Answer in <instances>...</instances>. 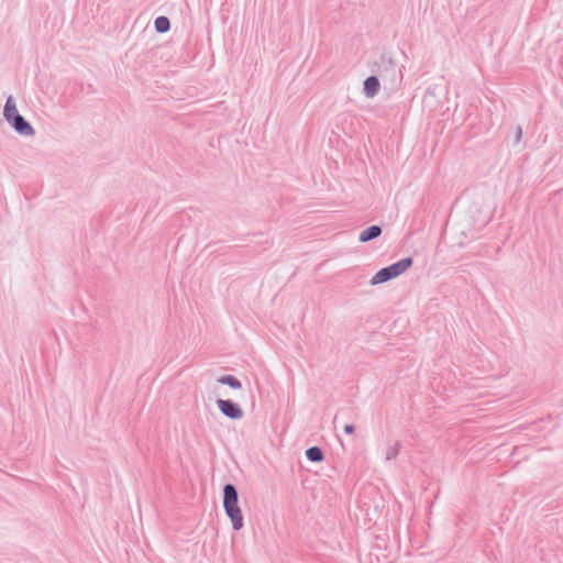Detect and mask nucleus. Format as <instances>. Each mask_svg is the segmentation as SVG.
<instances>
[{"instance_id": "obj_10", "label": "nucleus", "mask_w": 563, "mask_h": 563, "mask_svg": "<svg viewBox=\"0 0 563 563\" xmlns=\"http://www.w3.org/2000/svg\"><path fill=\"white\" fill-rule=\"evenodd\" d=\"M219 382L222 383V384L229 385L232 388H240L241 387V383L234 376H231V375H228V376H224V377L220 378Z\"/></svg>"}, {"instance_id": "obj_8", "label": "nucleus", "mask_w": 563, "mask_h": 563, "mask_svg": "<svg viewBox=\"0 0 563 563\" xmlns=\"http://www.w3.org/2000/svg\"><path fill=\"white\" fill-rule=\"evenodd\" d=\"M154 26L157 33H166L170 29V22L166 16H158L154 21Z\"/></svg>"}, {"instance_id": "obj_1", "label": "nucleus", "mask_w": 563, "mask_h": 563, "mask_svg": "<svg viewBox=\"0 0 563 563\" xmlns=\"http://www.w3.org/2000/svg\"><path fill=\"white\" fill-rule=\"evenodd\" d=\"M223 507L228 517L231 519L233 528L240 530L243 527V516L239 507L236 489L231 484L224 486Z\"/></svg>"}, {"instance_id": "obj_7", "label": "nucleus", "mask_w": 563, "mask_h": 563, "mask_svg": "<svg viewBox=\"0 0 563 563\" xmlns=\"http://www.w3.org/2000/svg\"><path fill=\"white\" fill-rule=\"evenodd\" d=\"M382 233V230L378 225H372L365 230H363L360 234V241L361 242H367L369 240H373Z\"/></svg>"}, {"instance_id": "obj_4", "label": "nucleus", "mask_w": 563, "mask_h": 563, "mask_svg": "<svg viewBox=\"0 0 563 563\" xmlns=\"http://www.w3.org/2000/svg\"><path fill=\"white\" fill-rule=\"evenodd\" d=\"M217 405L221 412L231 419H240L243 416V410L230 400L219 399Z\"/></svg>"}, {"instance_id": "obj_9", "label": "nucleus", "mask_w": 563, "mask_h": 563, "mask_svg": "<svg viewBox=\"0 0 563 563\" xmlns=\"http://www.w3.org/2000/svg\"><path fill=\"white\" fill-rule=\"evenodd\" d=\"M306 455L310 461H313V462H320L323 460V453L317 446H312V448L308 449L306 452Z\"/></svg>"}, {"instance_id": "obj_6", "label": "nucleus", "mask_w": 563, "mask_h": 563, "mask_svg": "<svg viewBox=\"0 0 563 563\" xmlns=\"http://www.w3.org/2000/svg\"><path fill=\"white\" fill-rule=\"evenodd\" d=\"M19 110L16 106V101L13 98V96H9L5 100L4 107H3V119L8 123L12 120V118L18 117Z\"/></svg>"}, {"instance_id": "obj_2", "label": "nucleus", "mask_w": 563, "mask_h": 563, "mask_svg": "<svg viewBox=\"0 0 563 563\" xmlns=\"http://www.w3.org/2000/svg\"><path fill=\"white\" fill-rule=\"evenodd\" d=\"M412 264V260L410 257L404 258L388 267L382 268L378 271L375 276L372 278V284L377 285L385 283L389 279H393L399 275H401L406 269H408Z\"/></svg>"}, {"instance_id": "obj_11", "label": "nucleus", "mask_w": 563, "mask_h": 563, "mask_svg": "<svg viewBox=\"0 0 563 563\" xmlns=\"http://www.w3.org/2000/svg\"><path fill=\"white\" fill-rule=\"evenodd\" d=\"M344 430L346 433L351 434L354 431V427L352 424H346Z\"/></svg>"}, {"instance_id": "obj_3", "label": "nucleus", "mask_w": 563, "mask_h": 563, "mask_svg": "<svg viewBox=\"0 0 563 563\" xmlns=\"http://www.w3.org/2000/svg\"><path fill=\"white\" fill-rule=\"evenodd\" d=\"M8 124L14 130L16 134L21 136L33 137L35 135L34 128L21 114L12 118V120L9 121Z\"/></svg>"}, {"instance_id": "obj_5", "label": "nucleus", "mask_w": 563, "mask_h": 563, "mask_svg": "<svg viewBox=\"0 0 563 563\" xmlns=\"http://www.w3.org/2000/svg\"><path fill=\"white\" fill-rule=\"evenodd\" d=\"M380 89L379 80L376 76H369L364 80L363 92L367 98H374L377 96Z\"/></svg>"}]
</instances>
